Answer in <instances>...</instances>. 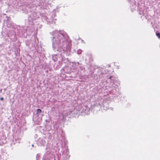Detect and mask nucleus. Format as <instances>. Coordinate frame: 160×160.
I'll return each instance as SVG.
<instances>
[{
    "label": "nucleus",
    "mask_w": 160,
    "mask_h": 160,
    "mask_svg": "<svg viewBox=\"0 0 160 160\" xmlns=\"http://www.w3.org/2000/svg\"><path fill=\"white\" fill-rule=\"evenodd\" d=\"M53 48L58 51L64 50L67 45V35L64 31L55 30L52 32Z\"/></svg>",
    "instance_id": "f257e3e1"
},
{
    "label": "nucleus",
    "mask_w": 160,
    "mask_h": 160,
    "mask_svg": "<svg viewBox=\"0 0 160 160\" xmlns=\"http://www.w3.org/2000/svg\"><path fill=\"white\" fill-rule=\"evenodd\" d=\"M46 143L45 140L44 139L39 138L37 142V144L39 146L44 145Z\"/></svg>",
    "instance_id": "f03ea898"
},
{
    "label": "nucleus",
    "mask_w": 160,
    "mask_h": 160,
    "mask_svg": "<svg viewBox=\"0 0 160 160\" xmlns=\"http://www.w3.org/2000/svg\"><path fill=\"white\" fill-rule=\"evenodd\" d=\"M41 112V110L39 109H38L37 110V114L38 115H39Z\"/></svg>",
    "instance_id": "7ed1b4c3"
},
{
    "label": "nucleus",
    "mask_w": 160,
    "mask_h": 160,
    "mask_svg": "<svg viewBox=\"0 0 160 160\" xmlns=\"http://www.w3.org/2000/svg\"><path fill=\"white\" fill-rule=\"evenodd\" d=\"M82 52V51L81 49H78L77 50V53L78 54H80Z\"/></svg>",
    "instance_id": "20e7f679"
},
{
    "label": "nucleus",
    "mask_w": 160,
    "mask_h": 160,
    "mask_svg": "<svg viewBox=\"0 0 160 160\" xmlns=\"http://www.w3.org/2000/svg\"><path fill=\"white\" fill-rule=\"evenodd\" d=\"M114 84L115 85V86H114L115 88H118V85L117 84L116 85L115 82H114Z\"/></svg>",
    "instance_id": "39448f33"
},
{
    "label": "nucleus",
    "mask_w": 160,
    "mask_h": 160,
    "mask_svg": "<svg viewBox=\"0 0 160 160\" xmlns=\"http://www.w3.org/2000/svg\"><path fill=\"white\" fill-rule=\"evenodd\" d=\"M116 83H117V84H118L119 85H120V81H118V80H116Z\"/></svg>",
    "instance_id": "423d86ee"
},
{
    "label": "nucleus",
    "mask_w": 160,
    "mask_h": 160,
    "mask_svg": "<svg viewBox=\"0 0 160 160\" xmlns=\"http://www.w3.org/2000/svg\"><path fill=\"white\" fill-rule=\"evenodd\" d=\"M157 36L158 37V38H160V33H157Z\"/></svg>",
    "instance_id": "0eeeda50"
},
{
    "label": "nucleus",
    "mask_w": 160,
    "mask_h": 160,
    "mask_svg": "<svg viewBox=\"0 0 160 160\" xmlns=\"http://www.w3.org/2000/svg\"><path fill=\"white\" fill-rule=\"evenodd\" d=\"M104 109L105 110H108V108L107 107H106L105 106H104Z\"/></svg>",
    "instance_id": "6e6552de"
},
{
    "label": "nucleus",
    "mask_w": 160,
    "mask_h": 160,
    "mask_svg": "<svg viewBox=\"0 0 160 160\" xmlns=\"http://www.w3.org/2000/svg\"><path fill=\"white\" fill-rule=\"evenodd\" d=\"M68 68L69 69V68L68 67H66V68H64V70L65 71L66 70V69H68Z\"/></svg>",
    "instance_id": "1a4fd4ad"
},
{
    "label": "nucleus",
    "mask_w": 160,
    "mask_h": 160,
    "mask_svg": "<svg viewBox=\"0 0 160 160\" xmlns=\"http://www.w3.org/2000/svg\"><path fill=\"white\" fill-rule=\"evenodd\" d=\"M0 99L2 101V100H3V98L2 97V98H0Z\"/></svg>",
    "instance_id": "9d476101"
},
{
    "label": "nucleus",
    "mask_w": 160,
    "mask_h": 160,
    "mask_svg": "<svg viewBox=\"0 0 160 160\" xmlns=\"http://www.w3.org/2000/svg\"><path fill=\"white\" fill-rule=\"evenodd\" d=\"M66 72L67 73H69L70 72V71H66Z\"/></svg>",
    "instance_id": "9b49d317"
},
{
    "label": "nucleus",
    "mask_w": 160,
    "mask_h": 160,
    "mask_svg": "<svg viewBox=\"0 0 160 160\" xmlns=\"http://www.w3.org/2000/svg\"><path fill=\"white\" fill-rule=\"evenodd\" d=\"M109 78L110 79H111V78H112V77L111 76H110Z\"/></svg>",
    "instance_id": "f8f14e48"
},
{
    "label": "nucleus",
    "mask_w": 160,
    "mask_h": 160,
    "mask_svg": "<svg viewBox=\"0 0 160 160\" xmlns=\"http://www.w3.org/2000/svg\"><path fill=\"white\" fill-rule=\"evenodd\" d=\"M32 146H33V144H32Z\"/></svg>",
    "instance_id": "ddd939ff"
}]
</instances>
